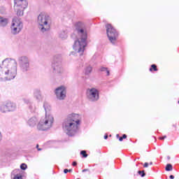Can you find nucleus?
Listing matches in <instances>:
<instances>
[{
    "label": "nucleus",
    "instance_id": "f257e3e1",
    "mask_svg": "<svg viewBox=\"0 0 179 179\" xmlns=\"http://www.w3.org/2000/svg\"><path fill=\"white\" fill-rule=\"evenodd\" d=\"M17 73V62L15 59H5L0 66V80H12Z\"/></svg>",
    "mask_w": 179,
    "mask_h": 179
},
{
    "label": "nucleus",
    "instance_id": "f03ea898",
    "mask_svg": "<svg viewBox=\"0 0 179 179\" xmlns=\"http://www.w3.org/2000/svg\"><path fill=\"white\" fill-rule=\"evenodd\" d=\"M82 124V116L78 113H70L63 122V129L69 136H74Z\"/></svg>",
    "mask_w": 179,
    "mask_h": 179
},
{
    "label": "nucleus",
    "instance_id": "7ed1b4c3",
    "mask_svg": "<svg viewBox=\"0 0 179 179\" xmlns=\"http://www.w3.org/2000/svg\"><path fill=\"white\" fill-rule=\"evenodd\" d=\"M45 114L43 116L37 124V129L39 131H47L52 127L54 124V116L51 115L50 111H51V106L47 103L43 105Z\"/></svg>",
    "mask_w": 179,
    "mask_h": 179
},
{
    "label": "nucleus",
    "instance_id": "20e7f679",
    "mask_svg": "<svg viewBox=\"0 0 179 179\" xmlns=\"http://www.w3.org/2000/svg\"><path fill=\"white\" fill-rule=\"evenodd\" d=\"M38 29L42 31V33H45V31H49L51 29V24H52V20L48 14L45 13H41L38 15Z\"/></svg>",
    "mask_w": 179,
    "mask_h": 179
},
{
    "label": "nucleus",
    "instance_id": "39448f33",
    "mask_svg": "<svg viewBox=\"0 0 179 179\" xmlns=\"http://www.w3.org/2000/svg\"><path fill=\"white\" fill-rule=\"evenodd\" d=\"M87 36L86 34L79 36V37L74 41L73 45V52H71V55H76V54H79V55H83L85 48L87 45Z\"/></svg>",
    "mask_w": 179,
    "mask_h": 179
},
{
    "label": "nucleus",
    "instance_id": "423d86ee",
    "mask_svg": "<svg viewBox=\"0 0 179 179\" xmlns=\"http://www.w3.org/2000/svg\"><path fill=\"white\" fill-rule=\"evenodd\" d=\"M28 6L27 0H14V10L17 16H23Z\"/></svg>",
    "mask_w": 179,
    "mask_h": 179
},
{
    "label": "nucleus",
    "instance_id": "0eeeda50",
    "mask_svg": "<svg viewBox=\"0 0 179 179\" xmlns=\"http://www.w3.org/2000/svg\"><path fill=\"white\" fill-rule=\"evenodd\" d=\"M23 29V22L19 18H13L10 25V33L13 36L19 34Z\"/></svg>",
    "mask_w": 179,
    "mask_h": 179
},
{
    "label": "nucleus",
    "instance_id": "6e6552de",
    "mask_svg": "<svg viewBox=\"0 0 179 179\" xmlns=\"http://www.w3.org/2000/svg\"><path fill=\"white\" fill-rule=\"evenodd\" d=\"M54 93L57 100L62 101L66 99V87L65 85H60L55 89Z\"/></svg>",
    "mask_w": 179,
    "mask_h": 179
},
{
    "label": "nucleus",
    "instance_id": "1a4fd4ad",
    "mask_svg": "<svg viewBox=\"0 0 179 179\" xmlns=\"http://www.w3.org/2000/svg\"><path fill=\"white\" fill-rule=\"evenodd\" d=\"M54 73H63L64 68L62 67V59L61 57H55L52 64Z\"/></svg>",
    "mask_w": 179,
    "mask_h": 179
},
{
    "label": "nucleus",
    "instance_id": "9d476101",
    "mask_svg": "<svg viewBox=\"0 0 179 179\" xmlns=\"http://www.w3.org/2000/svg\"><path fill=\"white\" fill-rule=\"evenodd\" d=\"M106 33L108 38H109V41H110L112 44H115V41H117V31H115L111 24L106 25Z\"/></svg>",
    "mask_w": 179,
    "mask_h": 179
},
{
    "label": "nucleus",
    "instance_id": "9b49d317",
    "mask_svg": "<svg viewBox=\"0 0 179 179\" xmlns=\"http://www.w3.org/2000/svg\"><path fill=\"white\" fill-rule=\"evenodd\" d=\"M87 97L90 101H97L99 100V90L96 88L87 90Z\"/></svg>",
    "mask_w": 179,
    "mask_h": 179
},
{
    "label": "nucleus",
    "instance_id": "f8f14e48",
    "mask_svg": "<svg viewBox=\"0 0 179 179\" xmlns=\"http://www.w3.org/2000/svg\"><path fill=\"white\" fill-rule=\"evenodd\" d=\"M76 31H77L78 36H85L86 34L87 36V31L85 27H86V24H84L82 21H78L75 24Z\"/></svg>",
    "mask_w": 179,
    "mask_h": 179
},
{
    "label": "nucleus",
    "instance_id": "ddd939ff",
    "mask_svg": "<svg viewBox=\"0 0 179 179\" xmlns=\"http://www.w3.org/2000/svg\"><path fill=\"white\" fill-rule=\"evenodd\" d=\"M19 65H23L24 64H29V57L27 56H20L17 59Z\"/></svg>",
    "mask_w": 179,
    "mask_h": 179
},
{
    "label": "nucleus",
    "instance_id": "4468645a",
    "mask_svg": "<svg viewBox=\"0 0 179 179\" xmlns=\"http://www.w3.org/2000/svg\"><path fill=\"white\" fill-rule=\"evenodd\" d=\"M9 23V20L5 17L0 16V27H6Z\"/></svg>",
    "mask_w": 179,
    "mask_h": 179
},
{
    "label": "nucleus",
    "instance_id": "2eb2a0df",
    "mask_svg": "<svg viewBox=\"0 0 179 179\" xmlns=\"http://www.w3.org/2000/svg\"><path fill=\"white\" fill-rule=\"evenodd\" d=\"M6 104L7 105V108L8 111H15L16 110V104L10 101H6Z\"/></svg>",
    "mask_w": 179,
    "mask_h": 179
},
{
    "label": "nucleus",
    "instance_id": "dca6fc26",
    "mask_svg": "<svg viewBox=\"0 0 179 179\" xmlns=\"http://www.w3.org/2000/svg\"><path fill=\"white\" fill-rule=\"evenodd\" d=\"M20 68L22 72H27V71H29V68H30V62L20 64Z\"/></svg>",
    "mask_w": 179,
    "mask_h": 179
},
{
    "label": "nucleus",
    "instance_id": "f3484780",
    "mask_svg": "<svg viewBox=\"0 0 179 179\" xmlns=\"http://www.w3.org/2000/svg\"><path fill=\"white\" fill-rule=\"evenodd\" d=\"M36 124H37V117H31L28 120V125H29V127H35Z\"/></svg>",
    "mask_w": 179,
    "mask_h": 179
},
{
    "label": "nucleus",
    "instance_id": "a211bd4d",
    "mask_svg": "<svg viewBox=\"0 0 179 179\" xmlns=\"http://www.w3.org/2000/svg\"><path fill=\"white\" fill-rule=\"evenodd\" d=\"M0 111L1 113H8L9 110L8 109V105H6V102H4L0 106Z\"/></svg>",
    "mask_w": 179,
    "mask_h": 179
},
{
    "label": "nucleus",
    "instance_id": "6ab92c4d",
    "mask_svg": "<svg viewBox=\"0 0 179 179\" xmlns=\"http://www.w3.org/2000/svg\"><path fill=\"white\" fill-rule=\"evenodd\" d=\"M92 66H88L85 69L84 72L85 75H90V73H92Z\"/></svg>",
    "mask_w": 179,
    "mask_h": 179
},
{
    "label": "nucleus",
    "instance_id": "aec40b11",
    "mask_svg": "<svg viewBox=\"0 0 179 179\" xmlns=\"http://www.w3.org/2000/svg\"><path fill=\"white\" fill-rule=\"evenodd\" d=\"M34 97H36L37 100H41V94L40 93V91H35Z\"/></svg>",
    "mask_w": 179,
    "mask_h": 179
},
{
    "label": "nucleus",
    "instance_id": "412c9836",
    "mask_svg": "<svg viewBox=\"0 0 179 179\" xmlns=\"http://www.w3.org/2000/svg\"><path fill=\"white\" fill-rule=\"evenodd\" d=\"M59 38L62 40H65L66 38H68V35L65 32H62L59 34Z\"/></svg>",
    "mask_w": 179,
    "mask_h": 179
},
{
    "label": "nucleus",
    "instance_id": "4be33fe9",
    "mask_svg": "<svg viewBox=\"0 0 179 179\" xmlns=\"http://www.w3.org/2000/svg\"><path fill=\"white\" fill-rule=\"evenodd\" d=\"M173 170V166L170 164H168L166 166V171H171Z\"/></svg>",
    "mask_w": 179,
    "mask_h": 179
},
{
    "label": "nucleus",
    "instance_id": "5701e85b",
    "mask_svg": "<svg viewBox=\"0 0 179 179\" xmlns=\"http://www.w3.org/2000/svg\"><path fill=\"white\" fill-rule=\"evenodd\" d=\"M13 179H23V176H22V173H17L15 175Z\"/></svg>",
    "mask_w": 179,
    "mask_h": 179
},
{
    "label": "nucleus",
    "instance_id": "b1692460",
    "mask_svg": "<svg viewBox=\"0 0 179 179\" xmlns=\"http://www.w3.org/2000/svg\"><path fill=\"white\" fill-rule=\"evenodd\" d=\"M21 170H26L27 169V165L26 164H22L20 165Z\"/></svg>",
    "mask_w": 179,
    "mask_h": 179
},
{
    "label": "nucleus",
    "instance_id": "393cba45",
    "mask_svg": "<svg viewBox=\"0 0 179 179\" xmlns=\"http://www.w3.org/2000/svg\"><path fill=\"white\" fill-rule=\"evenodd\" d=\"M152 69H154V71H157V66L156 64H152L151 66V68L150 69V71H152Z\"/></svg>",
    "mask_w": 179,
    "mask_h": 179
},
{
    "label": "nucleus",
    "instance_id": "a878e982",
    "mask_svg": "<svg viewBox=\"0 0 179 179\" xmlns=\"http://www.w3.org/2000/svg\"><path fill=\"white\" fill-rule=\"evenodd\" d=\"M138 174L141 176V177H145V171H138Z\"/></svg>",
    "mask_w": 179,
    "mask_h": 179
},
{
    "label": "nucleus",
    "instance_id": "bb28decb",
    "mask_svg": "<svg viewBox=\"0 0 179 179\" xmlns=\"http://www.w3.org/2000/svg\"><path fill=\"white\" fill-rule=\"evenodd\" d=\"M80 154L83 156V157H87V154H86V151H81Z\"/></svg>",
    "mask_w": 179,
    "mask_h": 179
},
{
    "label": "nucleus",
    "instance_id": "cd10ccee",
    "mask_svg": "<svg viewBox=\"0 0 179 179\" xmlns=\"http://www.w3.org/2000/svg\"><path fill=\"white\" fill-rule=\"evenodd\" d=\"M72 169H64V174H66V173H71Z\"/></svg>",
    "mask_w": 179,
    "mask_h": 179
},
{
    "label": "nucleus",
    "instance_id": "c85d7f7f",
    "mask_svg": "<svg viewBox=\"0 0 179 179\" xmlns=\"http://www.w3.org/2000/svg\"><path fill=\"white\" fill-rule=\"evenodd\" d=\"M101 71H106L107 75H108V76L110 75V71H108L106 68H104V67H103V68H102V69H101Z\"/></svg>",
    "mask_w": 179,
    "mask_h": 179
},
{
    "label": "nucleus",
    "instance_id": "c756f323",
    "mask_svg": "<svg viewBox=\"0 0 179 179\" xmlns=\"http://www.w3.org/2000/svg\"><path fill=\"white\" fill-rule=\"evenodd\" d=\"M143 167H149V164L148 162H145L143 165Z\"/></svg>",
    "mask_w": 179,
    "mask_h": 179
},
{
    "label": "nucleus",
    "instance_id": "7c9ffc66",
    "mask_svg": "<svg viewBox=\"0 0 179 179\" xmlns=\"http://www.w3.org/2000/svg\"><path fill=\"white\" fill-rule=\"evenodd\" d=\"M123 139H124V138H123L122 137H120L119 141H120V142H122Z\"/></svg>",
    "mask_w": 179,
    "mask_h": 179
},
{
    "label": "nucleus",
    "instance_id": "2f4dec72",
    "mask_svg": "<svg viewBox=\"0 0 179 179\" xmlns=\"http://www.w3.org/2000/svg\"><path fill=\"white\" fill-rule=\"evenodd\" d=\"M169 178H170L171 179H174V176L171 175V176H169Z\"/></svg>",
    "mask_w": 179,
    "mask_h": 179
},
{
    "label": "nucleus",
    "instance_id": "473e14b6",
    "mask_svg": "<svg viewBox=\"0 0 179 179\" xmlns=\"http://www.w3.org/2000/svg\"><path fill=\"white\" fill-rule=\"evenodd\" d=\"M122 138H123V139H127V136L125 134H124Z\"/></svg>",
    "mask_w": 179,
    "mask_h": 179
},
{
    "label": "nucleus",
    "instance_id": "72a5a7b5",
    "mask_svg": "<svg viewBox=\"0 0 179 179\" xmlns=\"http://www.w3.org/2000/svg\"><path fill=\"white\" fill-rule=\"evenodd\" d=\"M107 138H108V136L106 135V136H104V139H107Z\"/></svg>",
    "mask_w": 179,
    "mask_h": 179
},
{
    "label": "nucleus",
    "instance_id": "f704fd0d",
    "mask_svg": "<svg viewBox=\"0 0 179 179\" xmlns=\"http://www.w3.org/2000/svg\"><path fill=\"white\" fill-rule=\"evenodd\" d=\"M160 139H166V136L161 137Z\"/></svg>",
    "mask_w": 179,
    "mask_h": 179
},
{
    "label": "nucleus",
    "instance_id": "c9c22d12",
    "mask_svg": "<svg viewBox=\"0 0 179 179\" xmlns=\"http://www.w3.org/2000/svg\"><path fill=\"white\" fill-rule=\"evenodd\" d=\"M73 166H76V162H73Z\"/></svg>",
    "mask_w": 179,
    "mask_h": 179
},
{
    "label": "nucleus",
    "instance_id": "e433bc0d",
    "mask_svg": "<svg viewBox=\"0 0 179 179\" xmlns=\"http://www.w3.org/2000/svg\"><path fill=\"white\" fill-rule=\"evenodd\" d=\"M150 166H152V164H153V162H150Z\"/></svg>",
    "mask_w": 179,
    "mask_h": 179
},
{
    "label": "nucleus",
    "instance_id": "4c0bfd02",
    "mask_svg": "<svg viewBox=\"0 0 179 179\" xmlns=\"http://www.w3.org/2000/svg\"><path fill=\"white\" fill-rule=\"evenodd\" d=\"M15 171H16V173H17L19 171V169L15 170Z\"/></svg>",
    "mask_w": 179,
    "mask_h": 179
},
{
    "label": "nucleus",
    "instance_id": "58836bf2",
    "mask_svg": "<svg viewBox=\"0 0 179 179\" xmlns=\"http://www.w3.org/2000/svg\"><path fill=\"white\" fill-rule=\"evenodd\" d=\"M118 136H120V135L119 134H117V137L118 138Z\"/></svg>",
    "mask_w": 179,
    "mask_h": 179
},
{
    "label": "nucleus",
    "instance_id": "ea45409f",
    "mask_svg": "<svg viewBox=\"0 0 179 179\" xmlns=\"http://www.w3.org/2000/svg\"><path fill=\"white\" fill-rule=\"evenodd\" d=\"M83 172H84V171H86V169L83 170Z\"/></svg>",
    "mask_w": 179,
    "mask_h": 179
},
{
    "label": "nucleus",
    "instance_id": "a19ab883",
    "mask_svg": "<svg viewBox=\"0 0 179 179\" xmlns=\"http://www.w3.org/2000/svg\"><path fill=\"white\" fill-rule=\"evenodd\" d=\"M0 141H1V133H0Z\"/></svg>",
    "mask_w": 179,
    "mask_h": 179
},
{
    "label": "nucleus",
    "instance_id": "79ce46f5",
    "mask_svg": "<svg viewBox=\"0 0 179 179\" xmlns=\"http://www.w3.org/2000/svg\"><path fill=\"white\" fill-rule=\"evenodd\" d=\"M178 103H179V101H178Z\"/></svg>",
    "mask_w": 179,
    "mask_h": 179
}]
</instances>
